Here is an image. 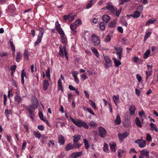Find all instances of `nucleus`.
Masks as SVG:
<instances>
[{
	"instance_id": "338daca9",
	"label": "nucleus",
	"mask_w": 158,
	"mask_h": 158,
	"mask_svg": "<svg viewBox=\"0 0 158 158\" xmlns=\"http://www.w3.org/2000/svg\"><path fill=\"white\" fill-rule=\"evenodd\" d=\"M69 88L71 90L75 91L76 90L75 88L72 85H69Z\"/></svg>"
},
{
	"instance_id": "ddd939ff",
	"label": "nucleus",
	"mask_w": 158,
	"mask_h": 158,
	"mask_svg": "<svg viewBox=\"0 0 158 158\" xmlns=\"http://www.w3.org/2000/svg\"><path fill=\"white\" fill-rule=\"evenodd\" d=\"M141 15V12L138 11H134L133 14L130 15L131 17H132L134 19H136L139 18Z\"/></svg>"
},
{
	"instance_id": "393cba45",
	"label": "nucleus",
	"mask_w": 158,
	"mask_h": 158,
	"mask_svg": "<svg viewBox=\"0 0 158 158\" xmlns=\"http://www.w3.org/2000/svg\"><path fill=\"white\" fill-rule=\"evenodd\" d=\"M110 148L111 151L114 152H115L116 151V149L115 148L116 146V144L115 143L113 142L112 144H110Z\"/></svg>"
},
{
	"instance_id": "79ce46f5",
	"label": "nucleus",
	"mask_w": 158,
	"mask_h": 158,
	"mask_svg": "<svg viewBox=\"0 0 158 158\" xmlns=\"http://www.w3.org/2000/svg\"><path fill=\"white\" fill-rule=\"evenodd\" d=\"M50 69L49 67H48L47 70L46 71V76L47 78L50 80Z\"/></svg>"
},
{
	"instance_id": "5fc2aeb1",
	"label": "nucleus",
	"mask_w": 158,
	"mask_h": 158,
	"mask_svg": "<svg viewBox=\"0 0 158 158\" xmlns=\"http://www.w3.org/2000/svg\"><path fill=\"white\" fill-rule=\"evenodd\" d=\"M89 124L92 127H95L97 125V124L93 121L90 122Z\"/></svg>"
},
{
	"instance_id": "412c9836",
	"label": "nucleus",
	"mask_w": 158,
	"mask_h": 158,
	"mask_svg": "<svg viewBox=\"0 0 158 158\" xmlns=\"http://www.w3.org/2000/svg\"><path fill=\"white\" fill-rule=\"evenodd\" d=\"M156 20L155 18L149 19L146 23L145 26H147L150 24L153 23Z\"/></svg>"
},
{
	"instance_id": "1a4fd4ad",
	"label": "nucleus",
	"mask_w": 158,
	"mask_h": 158,
	"mask_svg": "<svg viewBox=\"0 0 158 158\" xmlns=\"http://www.w3.org/2000/svg\"><path fill=\"white\" fill-rule=\"evenodd\" d=\"M31 103L34 107L35 108H37L39 106V103L38 99L35 96H33L31 98Z\"/></svg>"
},
{
	"instance_id": "58836bf2",
	"label": "nucleus",
	"mask_w": 158,
	"mask_h": 158,
	"mask_svg": "<svg viewBox=\"0 0 158 158\" xmlns=\"http://www.w3.org/2000/svg\"><path fill=\"white\" fill-rule=\"evenodd\" d=\"M99 26L100 29L101 30H103L105 29V24L104 22H101L100 23Z\"/></svg>"
},
{
	"instance_id": "4468645a",
	"label": "nucleus",
	"mask_w": 158,
	"mask_h": 158,
	"mask_svg": "<svg viewBox=\"0 0 158 158\" xmlns=\"http://www.w3.org/2000/svg\"><path fill=\"white\" fill-rule=\"evenodd\" d=\"M102 18L104 21L107 23L110 21V17L108 15H104L102 16Z\"/></svg>"
},
{
	"instance_id": "a211bd4d",
	"label": "nucleus",
	"mask_w": 158,
	"mask_h": 158,
	"mask_svg": "<svg viewBox=\"0 0 158 158\" xmlns=\"http://www.w3.org/2000/svg\"><path fill=\"white\" fill-rule=\"evenodd\" d=\"M58 89L59 90H61L62 92H63V88L62 81L60 79H59L58 81Z\"/></svg>"
},
{
	"instance_id": "774afa93",
	"label": "nucleus",
	"mask_w": 158,
	"mask_h": 158,
	"mask_svg": "<svg viewBox=\"0 0 158 158\" xmlns=\"http://www.w3.org/2000/svg\"><path fill=\"white\" fill-rule=\"evenodd\" d=\"M133 60L134 62L138 63L139 60V59L138 57L135 56L133 57Z\"/></svg>"
},
{
	"instance_id": "0e129e2a",
	"label": "nucleus",
	"mask_w": 158,
	"mask_h": 158,
	"mask_svg": "<svg viewBox=\"0 0 158 158\" xmlns=\"http://www.w3.org/2000/svg\"><path fill=\"white\" fill-rule=\"evenodd\" d=\"M91 49L93 52L94 54L95 53H96L98 51L94 47H91Z\"/></svg>"
},
{
	"instance_id": "6e6d98bb",
	"label": "nucleus",
	"mask_w": 158,
	"mask_h": 158,
	"mask_svg": "<svg viewBox=\"0 0 158 158\" xmlns=\"http://www.w3.org/2000/svg\"><path fill=\"white\" fill-rule=\"evenodd\" d=\"M39 115L40 119L43 121H44V119L43 116V115L41 112H39Z\"/></svg>"
},
{
	"instance_id": "49530a36",
	"label": "nucleus",
	"mask_w": 158,
	"mask_h": 158,
	"mask_svg": "<svg viewBox=\"0 0 158 158\" xmlns=\"http://www.w3.org/2000/svg\"><path fill=\"white\" fill-rule=\"evenodd\" d=\"M21 76L23 77H25L26 78H27V72L25 71V69H23L21 72Z\"/></svg>"
},
{
	"instance_id": "cd10ccee",
	"label": "nucleus",
	"mask_w": 158,
	"mask_h": 158,
	"mask_svg": "<svg viewBox=\"0 0 158 158\" xmlns=\"http://www.w3.org/2000/svg\"><path fill=\"white\" fill-rule=\"evenodd\" d=\"M103 149L104 152L106 153L109 152V150L108 148V146L107 143H104L103 147Z\"/></svg>"
},
{
	"instance_id": "603ef678",
	"label": "nucleus",
	"mask_w": 158,
	"mask_h": 158,
	"mask_svg": "<svg viewBox=\"0 0 158 158\" xmlns=\"http://www.w3.org/2000/svg\"><path fill=\"white\" fill-rule=\"evenodd\" d=\"M151 34V32H148L145 35L144 37V40H146V39L149 37Z\"/></svg>"
},
{
	"instance_id": "f704fd0d",
	"label": "nucleus",
	"mask_w": 158,
	"mask_h": 158,
	"mask_svg": "<svg viewBox=\"0 0 158 158\" xmlns=\"http://www.w3.org/2000/svg\"><path fill=\"white\" fill-rule=\"evenodd\" d=\"M89 103L92 107L95 110H96L97 108L96 106L95 103L91 100H89Z\"/></svg>"
},
{
	"instance_id": "ea45409f",
	"label": "nucleus",
	"mask_w": 158,
	"mask_h": 158,
	"mask_svg": "<svg viewBox=\"0 0 158 158\" xmlns=\"http://www.w3.org/2000/svg\"><path fill=\"white\" fill-rule=\"evenodd\" d=\"M34 134L35 137L38 139H40L41 137V134L38 132L37 131H34Z\"/></svg>"
},
{
	"instance_id": "052dcab7",
	"label": "nucleus",
	"mask_w": 158,
	"mask_h": 158,
	"mask_svg": "<svg viewBox=\"0 0 158 158\" xmlns=\"http://www.w3.org/2000/svg\"><path fill=\"white\" fill-rule=\"evenodd\" d=\"M73 146H74V149L79 148L81 146V144H79V143H76V144L73 143Z\"/></svg>"
},
{
	"instance_id": "69168bd1",
	"label": "nucleus",
	"mask_w": 158,
	"mask_h": 158,
	"mask_svg": "<svg viewBox=\"0 0 158 158\" xmlns=\"http://www.w3.org/2000/svg\"><path fill=\"white\" fill-rule=\"evenodd\" d=\"M118 30L121 33H122L123 32V29L122 27L120 26H118L117 27Z\"/></svg>"
},
{
	"instance_id": "864d4df0",
	"label": "nucleus",
	"mask_w": 158,
	"mask_h": 158,
	"mask_svg": "<svg viewBox=\"0 0 158 158\" xmlns=\"http://www.w3.org/2000/svg\"><path fill=\"white\" fill-rule=\"evenodd\" d=\"M3 98H4V101H3L4 105V106H6V102L7 101V98L6 95L5 94H4L3 95Z\"/></svg>"
},
{
	"instance_id": "bf43d9fd",
	"label": "nucleus",
	"mask_w": 158,
	"mask_h": 158,
	"mask_svg": "<svg viewBox=\"0 0 158 158\" xmlns=\"http://www.w3.org/2000/svg\"><path fill=\"white\" fill-rule=\"evenodd\" d=\"M122 134L123 137L125 138L128 136L129 133L127 131H125Z\"/></svg>"
},
{
	"instance_id": "2eb2a0df",
	"label": "nucleus",
	"mask_w": 158,
	"mask_h": 158,
	"mask_svg": "<svg viewBox=\"0 0 158 158\" xmlns=\"http://www.w3.org/2000/svg\"><path fill=\"white\" fill-rule=\"evenodd\" d=\"M73 149L74 146L73 144L70 143H69L65 148V149L67 151H68L71 149Z\"/></svg>"
},
{
	"instance_id": "6e6552de",
	"label": "nucleus",
	"mask_w": 158,
	"mask_h": 158,
	"mask_svg": "<svg viewBox=\"0 0 158 158\" xmlns=\"http://www.w3.org/2000/svg\"><path fill=\"white\" fill-rule=\"evenodd\" d=\"M55 28L60 35L63 34L64 32L61 27L58 21L55 23Z\"/></svg>"
},
{
	"instance_id": "7c9ffc66",
	"label": "nucleus",
	"mask_w": 158,
	"mask_h": 158,
	"mask_svg": "<svg viewBox=\"0 0 158 158\" xmlns=\"http://www.w3.org/2000/svg\"><path fill=\"white\" fill-rule=\"evenodd\" d=\"M15 102L17 103H19L20 102V97L19 96L18 93L17 92H16L15 94Z\"/></svg>"
},
{
	"instance_id": "a19ab883",
	"label": "nucleus",
	"mask_w": 158,
	"mask_h": 158,
	"mask_svg": "<svg viewBox=\"0 0 158 158\" xmlns=\"http://www.w3.org/2000/svg\"><path fill=\"white\" fill-rule=\"evenodd\" d=\"M83 142L86 149H88L89 147V144L87 140L85 139H83Z\"/></svg>"
},
{
	"instance_id": "9b49d317",
	"label": "nucleus",
	"mask_w": 158,
	"mask_h": 158,
	"mask_svg": "<svg viewBox=\"0 0 158 158\" xmlns=\"http://www.w3.org/2000/svg\"><path fill=\"white\" fill-rule=\"evenodd\" d=\"M83 154L82 152H74L72 153L70 155L71 158H77L82 156Z\"/></svg>"
},
{
	"instance_id": "a18cd8bd",
	"label": "nucleus",
	"mask_w": 158,
	"mask_h": 158,
	"mask_svg": "<svg viewBox=\"0 0 158 158\" xmlns=\"http://www.w3.org/2000/svg\"><path fill=\"white\" fill-rule=\"evenodd\" d=\"M136 10L141 13L143 10V6L142 5H139L137 8Z\"/></svg>"
},
{
	"instance_id": "3c124183",
	"label": "nucleus",
	"mask_w": 158,
	"mask_h": 158,
	"mask_svg": "<svg viewBox=\"0 0 158 158\" xmlns=\"http://www.w3.org/2000/svg\"><path fill=\"white\" fill-rule=\"evenodd\" d=\"M123 151L121 150H118V156L119 158H120L121 157H122L123 155L122 154L123 153Z\"/></svg>"
},
{
	"instance_id": "c85d7f7f",
	"label": "nucleus",
	"mask_w": 158,
	"mask_h": 158,
	"mask_svg": "<svg viewBox=\"0 0 158 158\" xmlns=\"http://www.w3.org/2000/svg\"><path fill=\"white\" fill-rule=\"evenodd\" d=\"M112 59L114 60V63L116 66L118 67L121 65V62L117 60L116 58H114Z\"/></svg>"
},
{
	"instance_id": "c03bdc74",
	"label": "nucleus",
	"mask_w": 158,
	"mask_h": 158,
	"mask_svg": "<svg viewBox=\"0 0 158 158\" xmlns=\"http://www.w3.org/2000/svg\"><path fill=\"white\" fill-rule=\"evenodd\" d=\"M95 0H91L87 5V8H89L93 4L95 3Z\"/></svg>"
},
{
	"instance_id": "aec40b11",
	"label": "nucleus",
	"mask_w": 158,
	"mask_h": 158,
	"mask_svg": "<svg viewBox=\"0 0 158 158\" xmlns=\"http://www.w3.org/2000/svg\"><path fill=\"white\" fill-rule=\"evenodd\" d=\"M29 53L28 52V51L26 49L24 51L23 54V56L24 59L28 61L29 60Z\"/></svg>"
},
{
	"instance_id": "e433bc0d",
	"label": "nucleus",
	"mask_w": 158,
	"mask_h": 158,
	"mask_svg": "<svg viewBox=\"0 0 158 158\" xmlns=\"http://www.w3.org/2000/svg\"><path fill=\"white\" fill-rule=\"evenodd\" d=\"M150 53V49H148L147 50L146 52L145 53L143 56V58L144 59H146L148 57Z\"/></svg>"
},
{
	"instance_id": "c756f323",
	"label": "nucleus",
	"mask_w": 158,
	"mask_h": 158,
	"mask_svg": "<svg viewBox=\"0 0 158 158\" xmlns=\"http://www.w3.org/2000/svg\"><path fill=\"white\" fill-rule=\"evenodd\" d=\"M112 61L111 60H108L105 61V67L106 68H108L110 67L111 66Z\"/></svg>"
},
{
	"instance_id": "e2e57ef3",
	"label": "nucleus",
	"mask_w": 158,
	"mask_h": 158,
	"mask_svg": "<svg viewBox=\"0 0 158 158\" xmlns=\"http://www.w3.org/2000/svg\"><path fill=\"white\" fill-rule=\"evenodd\" d=\"M136 77L138 80V81L140 82L142 80V77H141L139 75V74H137L136 76Z\"/></svg>"
},
{
	"instance_id": "9d476101",
	"label": "nucleus",
	"mask_w": 158,
	"mask_h": 158,
	"mask_svg": "<svg viewBox=\"0 0 158 158\" xmlns=\"http://www.w3.org/2000/svg\"><path fill=\"white\" fill-rule=\"evenodd\" d=\"M60 38L61 40V43L64 44V45L66 46V45L67 44L68 42L67 41V38L65 35L64 33H63V34L60 35Z\"/></svg>"
},
{
	"instance_id": "4be33fe9",
	"label": "nucleus",
	"mask_w": 158,
	"mask_h": 158,
	"mask_svg": "<svg viewBox=\"0 0 158 158\" xmlns=\"http://www.w3.org/2000/svg\"><path fill=\"white\" fill-rule=\"evenodd\" d=\"M121 122V119L120 116L119 114H118L116 116V119L114 120V123L115 124H120Z\"/></svg>"
},
{
	"instance_id": "bb28decb",
	"label": "nucleus",
	"mask_w": 158,
	"mask_h": 158,
	"mask_svg": "<svg viewBox=\"0 0 158 158\" xmlns=\"http://www.w3.org/2000/svg\"><path fill=\"white\" fill-rule=\"evenodd\" d=\"M15 7L13 5H9L8 6L7 11L8 12L12 13L15 11Z\"/></svg>"
},
{
	"instance_id": "8fccbe9b",
	"label": "nucleus",
	"mask_w": 158,
	"mask_h": 158,
	"mask_svg": "<svg viewBox=\"0 0 158 158\" xmlns=\"http://www.w3.org/2000/svg\"><path fill=\"white\" fill-rule=\"evenodd\" d=\"M111 36L109 34L107 35L106 38L105 39V41L106 42H108L111 40Z\"/></svg>"
},
{
	"instance_id": "423d86ee",
	"label": "nucleus",
	"mask_w": 158,
	"mask_h": 158,
	"mask_svg": "<svg viewBox=\"0 0 158 158\" xmlns=\"http://www.w3.org/2000/svg\"><path fill=\"white\" fill-rule=\"evenodd\" d=\"M91 39L95 46L98 45L100 43V39L99 37L94 34H93L91 36Z\"/></svg>"
},
{
	"instance_id": "b1692460",
	"label": "nucleus",
	"mask_w": 158,
	"mask_h": 158,
	"mask_svg": "<svg viewBox=\"0 0 158 158\" xmlns=\"http://www.w3.org/2000/svg\"><path fill=\"white\" fill-rule=\"evenodd\" d=\"M120 51L119 52H116V54L117 56L118 59V60H121V59L122 55L123 53V50L121 48H120Z\"/></svg>"
},
{
	"instance_id": "0eeeda50",
	"label": "nucleus",
	"mask_w": 158,
	"mask_h": 158,
	"mask_svg": "<svg viewBox=\"0 0 158 158\" xmlns=\"http://www.w3.org/2000/svg\"><path fill=\"white\" fill-rule=\"evenodd\" d=\"M98 130L99 136L102 138H104L106 133V130L103 127H100L99 128Z\"/></svg>"
},
{
	"instance_id": "de8ad7c7",
	"label": "nucleus",
	"mask_w": 158,
	"mask_h": 158,
	"mask_svg": "<svg viewBox=\"0 0 158 158\" xmlns=\"http://www.w3.org/2000/svg\"><path fill=\"white\" fill-rule=\"evenodd\" d=\"M152 71H147L146 72V80H147L149 76H150L152 75Z\"/></svg>"
},
{
	"instance_id": "5701e85b",
	"label": "nucleus",
	"mask_w": 158,
	"mask_h": 158,
	"mask_svg": "<svg viewBox=\"0 0 158 158\" xmlns=\"http://www.w3.org/2000/svg\"><path fill=\"white\" fill-rule=\"evenodd\" d=\"M135 106L131 105L130 107L129 108V110L131 115L135 114Z\"/></svg>"
},
{
	"instance_id": "a878e982",
	"label": "nucleus",
	"mask_w": 158,
	"mask_h": 158,
	"mask_svg": "<svg viewBox=\"0 0 158 158\" xmlns=\"http://www.w3.org/2000/svg\"><path fill=\"white\" fill-rule=\"evenodd\" d=\"M135 123L136 126L139 127L141 128L142 127V125L141 124L140 121L138 117H136L135 120Z\"/></svg>"
},
{
	"instance_id": "13d9d810",
	"label": "nucleus",
	"mask_w": 158,
	"mask_h": 158,
	"mask_svg": "<svg viewBox=\"0 0 158 158\" xmlns=\"http://www.w3.org/2000/svg\"><path fill=\"white\" fill-rule=\"evenodd\" d=\"M152 139V138L151 135L149 134H148L147 136L146 140L148 141H151Z\"/></svg>"
},
{
	"instance_id": "7ed1b4c3",
	"label": "nucleus",
	"mask_w": 158,
	"mask_h": 158,
	"mask_svg": "<svg viewBox=\"0 0 158 158\" xmlns=\"http://www.w3.org/2000/svg\"><path fill=\"white\" fill-rule=\"evenodd\" d=\"M36 30H38L39 32L37 36V39L34 44V47L36 46L41 43L44 32V29L41 27L39 28L38 30L36 29Z\"/></svg>"
},
{
	"instance_id": "680f3d73",
	"label": "nucleus",
	"mask_w": 158,
	"mask_h": 158,
	"mask_svg": "<svg viewBox=\"0 0 158 158\" xmlns=\"http://www.w3.org/2000/svg\"><path fill=\"white\" fill-rule=\"evenodd\" d=\"M72 75L73 77L77 76V75L78 74V72L77 71H74L72 73Z\"/></svg>"
},
{
	"instance_id": "09e8293b",
	"label": "nucleus",
	"mask_w": 158,
	"mask_h": 158,
	"mask_svg": "<svg viewBox=\"0 0 158 158\" xmlns=\"http://www.w3.org/2000/svg\"><path fill=\"white\" fill-rule=\"evenodd\" d=\"M65 156V153L64 152H61L58 155L57 157L58 158H63Z\"/></svg>"
},
{
	"instance_id": "6ab92c4d",
	"label": "nucleus",
	"mask_w": 158,
	"mask_h": 158,
	"mask_svg": "<svg viewBox=\"0 0 158 158\" xmlns=\"http://www.w3.org/2000/svg\"><path fill=\"white\" fill-rule=\"evenodd\" d=\"M140 152L141 155H143L146 156V158H149V152L146 150H142Z\"/></svg>"
},
{
	"instance_id": "20e7f679",
	"label": "nucleus",
	"mask_w": 158,
	"mask_h": 158,
	"mask_svg": "<svg viewBox=\"0 0 158 158\" xmlns=\"http://www.w3.org/2000/svg\"><path fill=\"white\" fill-rule=\"evenodd\" d=\"M60 51L59 53V55L62 58H64V55H65L66 59L67 60H68V53L66 51V47L65 46H63L62 47V45L60 44L59 46Z\"/></svg>"
},
{
	"instance_id": "f8f14e48",
	"label": "nucleus",
	"mask_w": 158,
	"mask_h": 158,
	"mask_svg": "<svg viewBox=\"0 0 158 158\" xmlns=\"http://www.w3.org/2000/svg\"><path fill=\"white\" fill-rule=\"evenodd\" d=\"M58 142L60 145L64 144L65 140L64 137L62 135H60L58 136Z\"/></svg>"
},
{
	"instance_id": "dca6fc26",
	"label": "nucleus",
	"mask_w": 158,
	"mask_h": 158,
	"mask_svg": "<svg viewBox=\"0 0 158 158\" xmlns=\"http://www.w3.org/2000/svg\"><path fill=\"white\" fill-rule=\"evenodd\" d=\"M49 85L48 81L47 79L44 80L43 82V89L44 90H46Z\"/></svg>"
},
{
	"instance_id": "f3484780",
	"label": "nucleus",
	"mask_w": 158,
	"mask_h": 158,
	"mask_svg": "<svg viewBox=\"0 0 158 158\" xmlns=\"http://www.w3.org/2000/svg\"><path fill=\"white\" fill-rule=\"evenodd\" d=\"M150 126L151 127L150 129L151 131H152L155 130L156 132H157L158 131V129L155 124L152 123H151L150 124Z\"/></svg>"
},
{
	"instance_id": "f257e3e1",
	"label": "nucleus",
	"mask_w": 158,
	"mask_h": 158,
	"mask_svg": "<svg viewBox=\"0 0 158 158\" xmlns=\"http://www.w3.org/2000/svg\"><path fill=\"white\" fill-rule=\"evenodd\" d=\"M106 9L110 11V14L115 15L117 17H119L121 12V9L120 10H117V8L110 3H107L106 7Z\"/></svg>"
},
{
	"instance_id": "4c0bfd02",
	"label": "nucleus",
	"mask_w": 158,
	"mask_h": 158,
	"mask_svg": "<svg viewBox=\"0 0 158 158\" xmlns=\"http://www.w3.org/2000/svg\"><path fill=\"white\" fill-rule=\"evenodd\" d=\"M112 98L114 102H119V97L118 95L117 96L114 95Z\"/></svg>"
},
{
	"instance_id": "37998d69",
	"label": "nucleus",
	"mask_w": 158,
	"mask_h": 158,
	"mask_svg": "<svg viewBox=\"0 0 158 158\" xmlns=\"http://www.w3.org/2000/svg\"><path fill=\"white\" fill-rule=\"evenodd\" d=\"M70 28L71 30L76 29L77 27V25L76 23H73L70 25Z\"/></svg>"
},
{
	"instance_id": "72a5a7b5",
	"label": "nucleus",
	"mask_w": 158,
	"mask_h": 158,
	"mask_svg": "<svg viewBox=\"0 0 158 158\" xmlns=\"http://www.w3.org/2000/svg\"><path fill=\"white\" fill-rule=\"evenodd\" d=\"M110 27L114 28L116 26V22L115 21H112L110 22L108 25Z\"/></svg>"
},
{
	"instance_id": "39448f33",
	"label": "nucleus",
	"mask_w": 158,
	"mask_h": 158,
	"mask_svg": "<svg viewBox=\"0 0 158 158\" xmlns=\"http://www.w3.org/2000/svg\"><path fill=\"white\" fill-rule=\"evenodd\" d=\"M25 107L28 110L29 112V115L30 118L32 120H33L35 116L34 112L35 108L32 105L26 106Z\"/></svg>"
},
{
	"instance_id": "4d7b16f0",
	"label": "nucleus",
	"mask_w": 158,
	"mask_h": 158,
	"mask_svg": "<svg viewBox=\"0 0 158 158\" xmlns=\"http://www.w3.org/2000/svg\"><path fill=\"white\" fill-rule=\"evenodd\" d=\"M87 110L93 115H94L95 114L92 110L90 108H87Z\"/></svg>"
},
{
	"instance_id": "473e14b6",
	"label": "nucleus",
	"mask_w": 158,
	"mask_h": 158,
	"mask_svg": "<svg viewBox=\"0 0 158 158\" xmlns=\"http://www.w3.org/2000/svg\"><path fill=\"white\" fill-rule=\"evenodd\" d=\"M10 44L11 48L12 51L13 55V56H14L15 52V47L13 44V42L11 41V40L10 41Z\"/></svg>"
},
{
	"instance_id": "2f4dec72",
	"label": "nucleus",
	"mask_w": 158,
	"mask_h": 158,
	"mask_svg": "<svg viewBox=\"0 0 158 158\" xmlns=\"http://www.w3.org/2000/svg\"><path fill=\"white\" fill-rule=\"evenodd\" d=\"M81 139V136L80 135H77L74 137L73 141L74 143H77Z\"/></svg>"
},
{
	"instance_id": "f03ea898",
	"label": "nucleus",
	"mask_w": 158,
	"mask_h": 158,
	"mask_svg": "<svg viewBox=\"0 0 158 158\" xmlns=\"http://www.w3.org/2000/svg\"><path fill=\"white\" fill-rule=\"evenodd\" d=\"M70 119L73 123L77 127H83L85 129H88L89 127V126L86 123L80 119L75 120L71 117H70Z\"/></svg>"
},
{
	"instance_id": "c9c22d12",
	"label": "nucleus",
	"mask_w": 158,
	"mask_h": 158,
	"mask_svg": "<svg viewBox=\"0 0 158 158\" xmlns=\"http://www.w3.org/2000/svg\"><path fill=\"white\" fill-rule=\"evenodd\" d=\"M142 141H143L141 142L139 144V147L140 148H143L146 145V141L145 140H143Z\"/></svg>"
}]
</instances>
